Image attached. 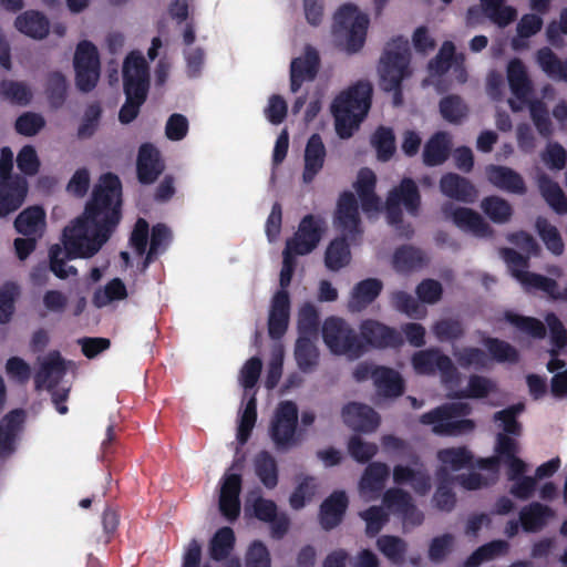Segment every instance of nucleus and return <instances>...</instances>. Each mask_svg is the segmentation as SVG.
Listing matches in <instances>:
<instances>
[{
  "label": "nucleus",
  "mask_w": 567,
  "mask_h": 567,
  "mask_svg": "<svg viewBox=\"0 0 567 567\" xmlns=\"http://www.w3.org/2000/svg\"><path fill=\"white\" fill-rule=\"evenodd\" d=\"M360 340L373 348H386L390 346V327L373 319L362 321L360 326Z\"/></svg>",
  "instance_id": "35"
},
{
  "label": "nucleus",
  "mask_w": 567,
  "mask_h": 567,
  "mask_svg": "<svg viewBox=\"0 0 567 567\" xmlns=\"http://www.w3.org/2000/svg\"><path fill=\"white\" fill-rule=\"evenodd\" d=\"M440 189L446 197L465 204H473L478 197L474 184L455 173H446L441 177Z\"/></svg>",
  "instance_id": "24"
},
{
  "label": "nucleus",
  "mask_w": 567,
  "mask_h": 567,
  "mask_svg": "<svg viewBox=\"0 0 567 567\" xmlns=\"http://www.w3.org/2000/svg\"><path fill=\"white\" fill-rule=\"evenodd\" d=\"M377 176L369 167H362L353 183L361 208L364 213L379 212L381 209V199L375 193Z\"/></svg>",
  "instance_id": "21"
},
{
  "label": "nucleus",
  "mask_w": 567,
  "mask_h": 567,
  "mask_svg": "<svg viewBox=\"0 0 567 567\" xmlns=\"http://www.w3.org/2000/svg\"><path fill=\"white\" fill-rule=\"evenodd\" d=\"M426 264L424 252L411 245H403L392 254V266L401 272H410Z\"/></svg>",
  "instance_id": "34"
},
{
  "label": "nucleus",
  "mask_w": 567,
  "mask_h": 567,
  "mask_svg": "<svg viewBox=\"0 0 567 567\" xmlns=\"http://www.w3.org/2000/svg\"><path fill=\"white\" fill-rule=\"evenodd\" d=\"M392 515L402 520L404 528L420 526L424 520L410 493L399 487H392Z\"/></svg>",
  "instance_id": "23"
},
{
  "label": "nucleus",
  "mask_w": 567,
  "mask_h": 567,
  "mask_svg": "<svg viewBox=\"0 0 567 567\" xmlns=\"http://www.w3.org/2000/svg\"><path fill=\"white\" fill-rule=\"evenodd\" d=\"M333 227L342 235H348L350 241L360 244L363 236L362 220L355 195L343 190L337 200L333 212Z\"/></svg>",
  "instance_id": "9"
},
{
  "label": "nucleus",
  "mask_w": 567,
  "mask_h": 567,
  "mask_svg": "<svg viewBox=\"0 0 567 567\" xmlns=\"http://www.w3.org/2000/svg\"><path fill=\"white\" fill-rule=\"evenodd\" d=\"M441 210L446 219L452 220L463 231L480 238H491L494 235L491 225L472 208L456 207L453 203L446 202L442 205Z\"/></svg>",
  "instance_id": "12"
},
{
  "label": "nucleus",
  "mask_w": 567,
  "mask_h": 567,
  "mask_svg": "<svg viewBox=\"0 0 567 567\" xmlns=\"http://www.w3.org/2000/svg\"><path fill=\"white\" fill-rule=\"evenodd\" d=\"M14 228L25 237H42L45 229L44 209L41 206L27 207L14 219Z\"/></svg>",
  "instance_id": "31"
},
{
  "label": "nucleus",
  "mask_w": 567,
  "mask_h": 567,
  "mask_svg": "<svg viewBox=\"0 0 567 567\" xmlns=\"http://www.w3.org/2000/svg\"><path fill=\"white\" fill-rule=\"evenodd\" d=\"M148 89V64L141 52L132 51L123 62V90L126 100L118 112L121 123L128 124L137 117Z\"/></svg>",
  "instance_id": "3"
},
{
  "label": "nucleus",
  "mask_w": 567,
  "mask_h": 567,
  "mask_svg": "<svg viewBox=\"0 0 567 567\" xmlns=\"http://www.w3.org/2000/svg\"><path fill=\"white\" fill-rule=\"evenodd\" d=\"M538 188L544 199L555 212H557L559 207L563 206V204L567 200V197L558 183L553 181L546 174L539 175Z\"/></svg>",
  "instance_id": "55"
},
{
  "label": "nucleus",
  "mask_w": 567,
  "mask_h": 567,
  "mask_svg": "<svg viewBox=\"0 0 567 567\" xmlns=\"http://www.w3.org/2000/svg\"><path fill=\"white\" fill-rule=\"evenodd\" d=\"M326 158L324 144H306L302 179L311 183L321 171Z\"/></svg>",
  "instance_id": "45"
},
{
  "label": "nucleus",
  "mask_w": 567,
  "mask_h": 567,
  "mask_svg": "<svg viewBox=\"0 0 567 567\" xmlns=\"http://www.w3.org/2000/svg\"><path fill=\"white\" fill-rule=\"evenodd\" d=\"M537 62L551 79L567 82V59L560 60L551 49L544 47L537 51Z\"/></svg>",
  "instance_id": "41"
},
{
  "label": "nucleus",
  "mask_w": 567,
  "mask_h": 567,
  "mask_svg": "<svg viewBox=\"0 0 567 567\" xmlns=\"http://www.w3.org/2000/svg\"><path fill=\"white\" fill-rule=\"evenodd\" d=\"M486 175L488 181L501 189L519 195L526 193L523 177L509 167L489 165L486 167Z\"/></svg>",
  "instance_id": "30"
},
{
  "label": "nucleus",
  "mask_w": 567,
  "mask_h": 567,
  "mask_svg": "<svg viewBox=\"0 0 567 567\" xmlns=\"http://www.w3.org/2000/svg\"><path fill=\"white\" fill-rule=\"evenodd\" d=\"M536 230L546 248L555 256L564 252V241L556 226L545 217H538L535 223Z\"/></svg>",
  "instance_id": "46"
},
{
  "label": "nucleus",
  "mask_w": 567,
  "mask_h": 567,
  "mask_svg": "<svg viewBox=\"0 0 567 567\" xmlns=\"http://www.w3.org/2000/svg\"><path fill=\"white\" fill-rule=\"evenodd\" d=\"M351 245L348 235L340 234L328 245L324 252V265L331 271H339L347 267L351 261Z\"/></svg>",
  "instance_id": "32"
},
{
  "label": "nucleus",
  "mask_w": 567,
  "mask_h": 567,
  "mask_svg": "<svg viewBox=\"0 0 567 567\" xmlns=\"http://www.w3.org/2000/svg\"><path fill=\"white\" fill-rule=\"evenodd\" d=\"M481 208L495 224H506L513 216L512 205L506 199L496 195L483 198Z\"/></svg>",
  "instance_id": "44"
},
{
  "label": "nucleus",
  "mask_w": 567,
  "mask_h": 567,
  "mask_svg": "<svg viewBox=\"0 0 567 567\" xmlns=\"http://www.w3.org/2000/svg\"><path fill=\"white\" fill-rule=\"evenodd\" d=\"M27 413L14 409L0 420V458L10 456L16 451V442L23 430Z\"/></svg>",
  "instance_id": "16"
},
{
  "label": "nucleus",
  "mask_w": 567,
  "mask_h": 567,
  "mask_svg": "<svg viewBox=\"0 0 567 567\" xmlns=\"http://www.w3.org/2000/svg\"><path fill=\"white\" fill-rule=\"evenodd\" d=\"M520 276L522 279L519 281L526 288L540 290L553 299H567V288L564 291V296H561L558 292V284L555 279L530 271L522 274Z\"/></svg>",
  "instance_id": "47"
},
{
  "label": "nucleus",
  "mask_w": 567,
  "mask_h": 567,
  "mask_svg": "<svg viewBox=\"0 0 567 567\" xmlns=\"http://www.w3.org/2000/svg\"><path fill=\"white\" fill-rule=\"evenodd\" d=\"M504 319L506 322L530 338L544 339L546 337V326L537 318L506 310L504 312Z\"/></svg>",
  "instance_id": "38"
},
{
  "label": "nucleus",
  "mask_w": 567,
  "mask_h": 567,
  "mask_svg": "<svg viewBox=\"0 0 567 567\" xmlns=\"http://www.w3.org/2000/svg\"><path fill=\"white\" fill-rule=\"evenodd\" d=\"M13 153L10 147L1 148L0 156V217L18 210L24 203L28 194L25 177L12 174Z\"/></svg>",
  "instance_id": "6"
},
{
  "label": "nucleus",
  "mask_w": 567,
  "mask_h": 567,
  "mask_svg": "<svg viewBox=\"0 0 567 567\" xmlns=\"http://www.w3.org/2000/svg\"><path fill=\"white\" fill-rule=\"evenodd\" d=\"M322 338L334 354H346L357 359L365 352V347L355 331L341 318L329 317L322 326Z\"/></svg>",
  "instance_id": "7"
},
{
  "label": "nucleus",
  "mask_w": 567,
  "mask_h": 567,
  "mask_svg": "<svg viewBox=\"0 0 567 567\" xmlns=\"http://www.w3.org/2000/svg\"><path fill=\"white\" fill-rule=\"evenodd\" d=\"M66 373L65 361L56 350L49 352L34 375L37 390H53Z\"/></svg>",
  "instance_id": "20"
},
{
  "label": "nucleus",
  "mask_w": 567,
  "mask_h": 567,
  "mask_svg": "<svg viewBox=\"0 0 567 567\" xmlns=\"http://www.w3.org/2000/svg\"><path fill=\"white\" fill-rule=\"evenodd\" d=\"M436 457L453 472L472 467L474 460L473 453L466 446L442 449L437 452Z\"/></svg>",
  "instance_id": "40"
},
{
  "label": "nucleus",
  "mask_w": 567,
  "mask_h": 567,
  "mask_svg": "<svg viewBox=\"0 0 567 567\" xmlns=\"http://www.w3.org/2000/svg\"><path fill=\"white\" fill-rule=\"evenodd\" d=\"M236 543L231 527L224 526L217 529L209 542V556L215 561L225 560L233 551Z\"/></svg>",
  "instance_id": "39"
},
{
  "label": "nucleus",
  "mask_w": 567,
  "mask_h": 567,
  "mask_svg": "<svg viewBox=\"0 0 567 567\" xmlns=\"http://www.w3.org/2000/svg\"><path fill=\"white\" fill-rule=\"evenodd\" d=\"M455 55V45L451 41H445L436 56L430 61L429 69L437 74H445L452 66Z\"/></svg>",
  "instance_id": "61"
},
{
  "label": "nucleus",
  "mask_w": 567,
  "mask_h": 567,
  "mask_svg": "<svg viewBox=\"0 0 567 567\" xmlns=\"http://www.w3.org/2000/svg\"><path fill=\"white\" fill-rule=\"evenodd\" d=\"M102 116V107L99 102L89 104L84 111L82 122L78 128L79 138H90L100 124Z\"/></svg>",
  "instance_id": "57"
},
{
  "label": "nucleus",
  "mask_w": 567,
  "mask_h": 567,
  "mask_svg": "<svg viewBox=\"0 0 567 567\" xmlns=\"http://www.w3.org/2000/svg\"><path fill=\"white\" fill-rule=\"evenodd\" d=\"M392 481L400 485L409 484L421 496L427 495L432 488L431 475L424 468L395 465L392 468Z\"/></svg>",
  "instance_id": "28"
},
{
  "label": "nucleus",
  "mask_w": 567,
  "mask_h": 567,
  "mask_svg": "<svg viewBox=\"0 0 567 567\" xmlns=\"http://www.w3.org/2000/svg\"><path fill=\"white\" fill-rule=\"evenodd\" d=\"M344 424L355 432H372L380 424L379 414L369 405L350 402L342 409Z\"/></svg>",
  "instance_id": "17"
},
{
  "label": "nucleus",
  "mask_w": 567,
  "mask_h": 567,
  "mask_svg": "<svg viewBox=\"0 0 567 567\" xmlns=\"http://www.w3.org/2000/svg\"><path fill=\"white\" fill-rule=\"evenodd\" d=\"M373 87L368 81H358L341 92L331 105L336 132L340 138H350L371 107Z\"/></svg>",
  "instance_id": "2"
},
{
  "label": "nucleus",
  "mask_w": 567,
  "mask_h": 567,
  "mask_svg": "<svg viewBox=\"0 0 567 567\" xmlns=\"http://www.w3.org/2000/svg\"><path fill=\"white\" fill-rule=\"evenodd\" d=\"M348 452L358 463H367L377 454L378 446L374 443L363 441L358 435H353L348 442Z\"/></svg>",
  "instance_id": "62"
},
{
  "label": "nucleus",
  "mask_w": 567,
  "mask_h": 567,
  "mask_svg": "<svg viewBox=\"0 0 567 567\" xmlns=\"http://www.w3.org/2000/svg\"><path fill=\"white\" fill-rule=\"evenodd\" d=\"M73 65L78 90L83 93L93 91L101 70L97 48L90 41H81L75 49Z\"/></svg>",
  "instance_id": "8"
},
{
  "label": "nucleus",
  "mask_w": 567,
  "mask_h": 567,
  "mask_svg": "<svg viewBox=\"0 0 567 567\" xmlns=\"http://www.w3.org/2000/svg\"><path fill=\"white\" fill-rule=\"evenodd\" d=\"M320 318L317 308L306 302L301 306L298 312V332L299 336H306L308 338H316L319 332Z\"/></svg>",
  "instance_id": "52"
},
{
  "label": "nucleus",
  "mask_w": 567,
  "mask_h": 567,
  "mask_svg": "<svg viewBox=\"0 0 567 567\" xmlns=\"http://www.w3.org/2000/svg\"><path fill=\"white\" fill-rule=\"evenodd\" d=\"M123 186L120 177L111 172L102 174L94 184L84 210L63 230V247H50L51 269L60 279L76 276L68 260L91 258L112 237L123 217Z\"/></svg>",
  "instance_id": "1"
},
{
  "label": "nucleus",
  "mask_w": 567,
  "mask_h": 567,
  "mask_svg": "<svg viewBox=\"0 0 567 567\" xmlns=\"http://www.w3.org/2000/svg\"><path fill=\"white\" fill-rule=\"evenodd\" d=\"M471 406L463 402H450L439 405L420 416V423L432 425V432L440 436H462L473 432L476 424L466 419Z\"/></svg>",
  "instance_id": "5"
},
{
  "label": "nucleus",
  "mask_w": 567,
  "mask_h": 567,
  "mask_svg": "<svg viewBox=\"0 0 567 567\" xmlns=\"http://www.w3.org/2000/svg\"><path fill=\"white\" fill-rule=\"evenodd\" d=\"M318 491L317 478L310 475L303 476L289 497L290 507L299 511L311 502Z\"/></svg>",
  "instance_id": "53"
},
{
  "label": "nucleus",
  "mask_w": 567,
  "mask_h": 567,
  "mask_svg": "<svg viewBox=\"0 0 567 567\" xmlns=\"http://www.w3.org/2000/svg\"><path fill=\"white\" fill-rule=\"evenodd\" d=\"M165 171V163L155 144H141L136 159V176L142 185L153 184Z\"/></svg>",
  "instance_id": "15"
},
{
  "label": "nucleus",
  "mask_w": 567,
  "mask_h": 567,
  "mask_svg": "<svg viewBox=\"0 0 567 567\" xmlns=\"http://www.w3.org/2000/svg\"><path fill=\"white\" fill-rule=\"evenodd\" d=\"M245 567H271L269 550L261 540H254L249 545Z\"/></svg>",
  "instance_id": "64"
},
{
  "label": "nucleus",
  "mask_w": 567,
  "mask_h": 567,
  "mask_svg": "<svg viewBox=\"0 0 567 567\" xmlns=\"http://www.w3.org/2000/svg\"><path fill=\"white\" fill-rule=\"evenodd\" d=\"M255 472L266 488L272 489L278 484V466L268 451L259 452L255 457Z\"/></svg>",
  "instance_id": "42"
},
{
  "label": "nucleus",
  "mask_w": 567,
  "mask_h": 567,
  "mask_svg": "<svg viewBox=\"0 0 567 567\" xmlns=\"http://www.w3.org/2000/svg\"><path fill=\"white\" fill-rule=\"evenodd\" d=\"M127 297V290L120 278L110 280L103 289L99 288L93 295V305L96 308H103L109 303L123 300Z\"/></svg>",
  "instance_id": "49"
},
{
  "label": "nucleus",
  "mask_w": 567,
  "mask_h": 567,
  "mask_svg": "<svg viewBox=\"0 0 567 567\" xmlns=\"http://www.w3.org/2000/svg\"><path fill=\"white\" fill-rule=\"evenodd\" d=\"M545 320L549 328L550 341L554 347V349L550 351V354L557 355L558 350L567 347V330L565 329L560 319L554 312L547 313Z\"/></svg>",
  "instance_id": "60"
},
{
  "label": "nucleus",
  "mask_w": 567,
  "mask_h": 567,
  "mask_svg": "<svg viewBox=\"0 0 567 567\" xmlns=\"http://www.w3.org/2000/svg\"><path fill=\"white\" fill-rule=\"evenodd\" d=\"M370 20L351 2L343 3L333 14L331 34L339 49L348 54L361 51L367 40Z\"/></svg>",
  "instance_id": "4"
},
{
  "label": "nucleus",
  "mask_w": 567,
  "mask_h": 567,
  "mask_svg": "<svg viewBox=\"0 0 567 567\" xmlns=\"http://www.w3.org/2000/svg\"><path fill=\"white\" fill-rule=\"evenodd\" d=\"M433 332L440 341H456L464 336V327L460 320L442 319L433 326Z\"/></svg>",
  "instance_id": "59"
},
{
  "label": "nucleus",
  "mask_w": 567,
  "mask_h": 567,
  "mask_svg": "<svg viewBox=\"0 0 567 567\" xmlns=\"http://www.w3.org/2000/svg\"><path fill=\"white\" fill-rule=\"evenodd\" d=\"M44 125L43 116L33 112L23 113L17 118L14 124L17 132L24 136H34Z\"/></svg>",
  "instance_id": "63"
},
{
  "label": "nucleus",
  "mask_w": 567,
  "mask_h": 567,
  "mask_svg": "<svg viewBox=\"0 0 567 567\" xmlns=\"http://www.w3.org/2000/svg\"><path fill=\"white\" fill-rule=\"evenodd\" d=\"M414 370L420 374L433 375L440 372L444 383H450L458 378L457 369L451 358L441 352L439 348H430L417 351L412 357Z\"/></svg>",
  "instance_id": "11"
},
{
  "label": "nucleus",
  "mask_w": 567,
  "mask_h": 567,
  "mask_svg": "<svg viewBox=\"0 0 567 567\" xmlns=\"http://www.w3.org/2000/svg\"><path fill=\"white\" fill-rule=\"evenodd\" d=\"M495 453L503 456V464L506 465V478L507 481H514L516 478L525 476L528 466L525 461L517 456L518 443L515 439L505 434H497Z\"/></svg>",
  "instance_id": "18"
},
{
  "label": "nucleus",
  "mask_w": 567,
  "mask_h": 567,
  "mask_svg": "<svg viewBox=\"0 0 567 567\" xmlns=\"http://www.w3.org/2000/svg\"><path fill=\"white\" fill-rule=\"evenodd\" d=\"M507 81L513 95L526 102L532 94V84L522 60L515 58L507 65Z\"/></svg>",
  "instance_id": "33"
},
{
  "label": "nucleus",
  "mask_w": 567,
  "mask_h": 567,
  "mask_svg": "<svg viewBox=\"0 0 567 567\" xmlns=\"http://www.w3.org/2000/svg\"><path fill=\"white\" fill-rule=\"evenodd\" d=\"M483 343L492 359L499 363H517L519 361V353L517 349L507 341L487 337L483 340Z\"/></svg>",
  "instance_id": "50"
},
{
  "label": "nucleus",
  "mask_w": 567,
  "mask_h": 567,
  "mask_svg": "<svg viewBox=\"0 0 567 567\" xmlns=\"http://www.w3.org/2000/svg\"><path fill=\"white\" fill-rule=\"evenodd\" d=\"M290 317V298L289 292L278 290L270 305L269 318H268V334L274 340L281 339L289 324Z\"/></svg>",
  "instance_id": "19"
},
{
  "label": "nucleus",
  "mask_w": 567,
  "mask_h": 567,
  "mask_svg": "<svg viewBox=\"0 0 567 567\" xmlns=\"http://www.w3.org/2000/svg\"><path fill=\"white\" fill-rule=\"evenodd\" d=\"M389 473V466L384 463L374 462L367 466L359 483L360 495L364 501H375L382 496Z\"/></svg>",
  "instance_id": "22"
},
{
  "label": "nucleus",
  "mask_w": 567,
  "mask_h": 567,
  "mask_svg": "<svg viewBox=\"0 0 567 567\" xmlns=\"http://www.w3.org/2000/svg\"><path fill=\"white\" fill-rule=\"evenodd\" d=\"M68 84L65 76L59 72L53 71L48 74L45 95L52 109H60L66 100Z\"/></svg>",
  "instance_id": "48"
},
{
  "label": "nucleus",
  "mask_w": 567,
  "mask_h": 567,
  "mask_svg": "<svg viewBox=\"0 0 567 567\" xmlns=\"http://www.w3.org/2000/svg\"><path fill=\"white\" fill-rule=\"evenodd\" d=\"M401 40V37L392 38V74L403 80L411 74V53L408 41L404 42V49L400 50Z\"/></svg>",
  "instance_id": "54"
},
{
  "label": "nucleus",
  "mask_w": 567,
  "mask_h": 567,
  "mask_svg": "<svg viewBox=\"0 0 567 567\" xmlns=\"http://www.w3.org/2000/svg\"><path fill=\"white\" fill-rule=\"evenodd\" d=\"M320 56L318 51L306 45L303 55L292 59L290 63V90L297 93L305 82L313 81L319 72Z\"/></svg>",
  "instance_id": "14"
},
{
  "label": "nucleus",
  "mask_w": 567,
  "mask_h": 567,
  "mask_svg": "<svg viewBox=\"0 0 567 567\" xmlns=\"http://www.w3.org/2000/svg\"><path fill=\"white\" fill-rule=\"evenodd\" d=\"M349 499L343 491H336L328 496L319 509L320 525L324 530L336 528L344 516L348 508Z\"/></svg>",
  "instance_id": "26"
},
{
  "label": "nucleus",
  "mask_w": 567,
  "mask_h": 567,
  "mask_svg": "<svg viewBox=\"0 0 567 567\" xmlns=\"http://www.w3.org/2000/svg\"><path fill=\"white\" fill-rule=\"evenodd\" d=\"M298 408L292 401L279 403L270 425V436L278 451H285L296 444Z\"/></svg>",
  "instance_id": "10"
},
{
  "label": "nucleus",
  "mask_w": 567,
  "mask_h": 567,
  "mask_svg": "<svg viewBox=\"0 0 567 567\" xmlns=\"http://www.w3.org/2000/svg\"><path fill=\"white\" fill-rule=\"evenodd\" d=\"M392 193H394V202L403 205L411 216H417L421 196L412 178H404L398 187L392 188Z\"/></svg>",
  "instance_id": "37"
},
{
  "label": "nucleus",
  "mask_w": 567,
  "mask_h": 567,
  "mask_svg": "<svg viewBox=\"0 0 567 567\" xmlns=\"http://www.w3.org/2000/svg\"><path fill=\"white\" fill-rule=\"evenodd\" d=\"M16 29L29 38L42 40L50 32V22L45 14L38 10H27L14 20Z\"/></svg>",
  "instance_id": "29"
},
{
  "label": "nucleus",
  "mask_w": 567,
  "mask_h": 567,
  "mask_svg": "<svg viewBox=\"0 0 567 567\" xmlns=\"http://www.w3.org/2000/svg\"><path fill=\"white\" fill-rule=\"evenodd\" d=\"M388 509H390V488L382 494V507L371 506L361 513V517L367 523L365 533L368 536L374 537L381 530L386 522Z\"/></svg>",
  "instance_id": "43"
},
{
  "label": "nucleus",
  "mask_w": 567,
  "mask_h": 567,
  "mask_svg": "<svg viewBox=\"0 0 567 567\" xmlns=\"http://www.w3.org/2000/svg\"><path fill=\"white\" fill-rule=\"evenodd\" d=\"M453 354L457 363L464 369L474 367L481 370L485 369L488 363L487 354L480 348L466 347L462 350L454 351Z\"/></svg>",
  "instance_id": "56"
},
{
  "label": "nucleus",
  "mask_w": 567,
  "mask_h": 567,
  "mask_svg": "<svg viewBox=\"0 0 567 567\" xmlns=\"http://www.w3.org/2000/svg\"><path fill=\"white\" fill-rule=\"evenodd\" d=\"M555 516L556 512L540 502H530L523 506L518 513L520 527L528 534L543 530Z\"/></svg>",
  "instance_id": "25"
},
{
  "label": "nucleus",
  "mask_w": 567,
  "mask_h": 567,
  "mask_svg": "<svg viewBox=\"0 0 567 567\" xmlns=\"http://www.w3.org/2000/svg\"><path fill=\"white\" fill-rule=\"evenodd\" d=\"M440 112L446 121L458 123L466 116L467 107L458 95H449L441 100Z\"/></svg>",
  "instance_id": "58"
},
{
  "label": "nucleus",
  "mask_w": 567,
  "mask_h": 567,
  "mask_svg": "<svg viewBox=\"0 0 567 567\" xmlns=\"http://www.w3.org/2000/svg\"><path fill=\"white\" fill-rule=\"evenodd\" d=\"M0 95L12 104L28 105L32 99L30 87L20 81L3 80L0 83Z\"/></svg>",
  "instance_id": "51"
},
{
  "label": "nucleus",
  "mask_w": 567,
  "mask_h": 567,
  "mask_svg": "<svg viewBox=\"0 0 567 567\" xmlns=\"http://www.w3.org/2000/svg\"><path fill=\"white\" fill-rule=\"evenodd\" d=\"M324 233V220L320 216L308 214L299 223L297 231L287 239L296 248L297 254L305 256L313 251Z\"/></svg>",
  "instance_id": "13"
},
{
  "label": "nucleus",
  "mask_w": 567,
  "mask_h": 567,
  "mask_svg": "<svg viewBox=\"0 0 567 567\" xmlns=\"http://www.w3.org/2000/svg\"><path fill=\"white\" fill-rule=\"evenodd\" d=\"M382 282L377 278L359 281L351 290L348 300V310L352 313L361 312L370 306L381 293Z\"/></svg>",
  "instance_id": "27"
},
{
  "label": "nucleus",
  "mask_w": 567,
  "mask_h": 567,
  "mask_svg": "<svg viewBox=\"0 0 567 567\" xmlns=\"http://www.w3.org/2000/svg\"><path fill=\"white\" fill-rule=\"evenodd\" d=\"M306 336H299L295 346V359L299 370L310 373L319 364V350L316 344Z\"/></svg>",
  "instance_id": "36"
}]
</instances>
